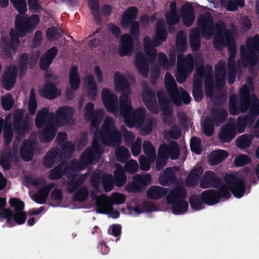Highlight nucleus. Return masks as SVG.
Masks as SVG:
<instances>
[{"instance_id":"1","label":"nucleus","mask_w":259,"mask_h":259,"mask_svg":"<svg viewBox=\"0 0 259 259\" xmlns=\"http://www.w3.org/2000/svg\"><path fill=\"white\" fill-rule=\"evenodd\" d=\"M227 185H222L218 190L209 189L202 192L201 199L207 205L218 203L221 198L228 199L231 196L230 192L237 198H241L245 192V179L237 177L233 174H227L224 176Z\"/></svg>"},{"instance_id":"2","label":"nucleus","mask_w":259,"mask_h":259,"mask_svg":"<svg viewBox=\"0 0 259 259\" xmlns=\"http://www.w3.org/2000/svg\"><path fill=\"white\" fill-rule=\"evenodd\" d=\"M198 24L201 26L204 36L207 39L211 38L212 33L216 32L214 36V44L217 49H220L221 46L226 44L229 46V50L231 54L228 60V66L230 69L232 66V59L235 52L234 41L236 37V31H224V24L220 23L214 26L212 25V19L209 13L200 16L198 19Z\"/></svg>"},{"instance_id":"3","label":"nucleus","mask_w":259,"mask_h":259,"mask_svg":"<svg viewBox=\"0 0 259 259\" xmlns=\"http://www.w3.org/2000/svg\"><path fill=\"white\" fill-rule=\"evenodd\" d=\"M166 38L167 33L164 27V22L162 20H159L157 21L156 35L153 41L151 42L148 37H145L143 41L145 54L143 53H138L136 57L135 65L142 76L147 75L149 64L155 60V49L154 47L159 46Z\"/></svg>"},{"instance_id":"4","label":"nucleus","mask_w":259,"mask_h":259,"mask_svg":"<svg viewBox=\"0 0 259 259\" xmlns=\"http://www.w3.org/2000/svg\"><path fill=\"white\" fill-rule=\"evenodd\" d=\"M39 21V17L35 14L31 16L18 15L15 20V28L11 29L10 31L11 40L6 36L2 34L0 47L6 52H10L11 50L15 51L19 45L18 37H22L29 32L33 31Z\"/></svg>"},{"instance_id":"5","label":"nucleus","mask_w":259,"mask_h":259,"mask_svg":"<svg viewBox=\"0 0 259 259\" xmlns=\"http://www.w3.org/2000/svg\"><path fill=\"white\" fill-rule=\"evenodd\" d=\"M104 116V111L102 109L94 110V105L88 102L84 107V119L90 122V130L94 132L92 147L88 148L89 150L95 154H100L103 153V149L99 142V125Z\"/></svg>"},{"instance_id":"6","label":"nucleus","mask_w":259,"mask_h":259,"mask_svg":"<svg viewBox=\"0 0 259 259\" xmlns=\"http://www.w3.org/2000/svg\"><path fill=\"white\" fill-rule=\"evenodd\" d=\"M99 134L101 142L105 146L114 147L121 143V134L116 128L111 118H105Z\"/></svg>"},{"instance_id":"7","label":"nucleus","mask_w":259,"mask_h":259,"mask_svg":"<svg viewBox=\"0 0 259 259\" xmlns=\"http://www.w3.org/2000/svg\"><path fill=\"white\" fill-rule=\"evenodd\" d=\"M197 72L194 76V82L193 88L194 97H199L202 95L201 81L203 77H205V91L207 96H212L214 92V88L212 85L211 75L212 67L207 66L206 68H197Z\"/></svg>"},{"instance_id":"8","label":"nucleus","mask_w":259,"mask_h":259,"mask_svg":"<svg viewBox=\"0 0 259 259\" xmlns=\"http://www.w3.org/2000/svg\"><path fill=\"white\" fill-rule=\"evenodd\" d=\"M259 55V36L248 39L245 46L241 47V59L242 63L246 65L248 63L254 65V59Z\"/></svg>"},{"instance_id":"9","label":"nucleus","mask_w":259,"mask_h":259,"mask_svg":"<svg viewBox=\"0 0 259 259\" xmlns=\"http://www.w3.org/2000/svg\"><path fill=\"white\" fill-rule=\"evenodd\" d=\"M74 110L73 108L63 106L59 107L55 114L51 112L50 120L57 126H62L69 124L73 119Z\"/></svg>"},{"instance_id":"10","label":"nucleus","mask_w":259,"mask_h":259,"mask_svg":"<svg viewBox=\"0 0 259 259\" xmlns=\"http://www.w3.org/2000/svg\"><path fill=\"white\" fill-rule=\"evenodd\" d=\"M193 68L192 57L189 55L187 57L178 55L177 71L176 74L177 80L179 83L185 81Z\"/></svg>"},{"instance_id":"11","label":"nucleus","mask_w":259,"mask_h":259,"mask_svg":"<svg viewBox=\"0 0 259 259\" xmlns=\"http://www.w3.org/2000/svg\"><path fill=\"white\" fill-rule=\"evenodd\" d=\"M24 114V111L21 109H16L14 112L13 128L17 136L20 138L24 137L30 128L29 121L23 119Z\"/></svg>"},{"instance_id":"12","label":"nucleus","mask_w":259,"mask_h":259,"mask_svg":"<svg viewBox=\"0 0 259 259\" xmlns=\"http://www.w3.org/2000/svg\"><path fill=\"white\" fill-rule=\"evenodd\" d=\"M146 116V111L143 107H139L133 110L124 122L129 128L134 126L141 127L144 124Z\"/></svg>"},{"instance_id":"13","label":"nucleus","mask_w":259,"mask_h":259,"mask_svg":"<svg viewBox=\"0 0 259 259\" xmlns=\"http://www.w3.org/2000/svg\"><path fill=\"white\" fill-rule=\"evenodd\" d=\"M158 153L164 155L168 159L170 157L172 160L178 159L180 156V150L179 144L175 141H170L168 144H161L158 150Z\"/></svg>"},{"instance_id":"14","label":"nucleus","mask_w":259,"mask_h":259,"mask_svg":"<svg viewBox=\"0 0 259 259\" xmlns=\"http://www.w3.org/2000/svg\"><path fill=\"white\" fill-rule=\"evenodd\" d=\"M36 142L29 139H25L20 146V153L23 160L29 161L32 160L35 153Z\"/></svg>"},{"instance_id":"15","label":"nucleus","mask_w":259,"mask_h":259,"mask_svg":"<svg viewBox=\"0 0 259 259\" xmlns=\"http://www.w3.org/2000/svg\"><path fill=\"white\" fill-rule=\"evenodd\" d=\"M62 160V153L58 148H52L45 154L43 159V164L45 168H51L55 163Z\"/></svg>"},{"instance_id":"16","label":"nucleus","mask_w":259,"mask_h":259,"mask_svg":"<svg viewBox=\"0 0 259 259\" xmlns=\"http://www.w3.org/2000/svg\"><path fill=\"white\" fill-rule=\"evenodd\" d=\"M223 184L219 177L211 171H207L204 174V177L201 180L200 186L202 188H218Z\"/></svg>"},{"instance_id":"17","label":"nucleus","mask_w":259,"mask_h":259,"mask_svg":"<svg viewBox=\"0 0 259 259\" xmlns=\"http://www.w3.org/2000/svg\"><path fill=\"white\" fill-rule=\"evenodd\" d=\"M70 89H67L66 95L71 96L78 90L80 83V78L78 73V69L75 66H72L69 71Z\"/></svg>"},{"instance_id":"18","label":"nucleus","mask_w":259,"mask_h":259,"mask_svg":"<svg viewBox=\"0 0 259 259\" xmlns=\"http://www.w3.org/2000/svg\"><path fill=\"white\" fill-rule=\"evenodd\" d=\"M69 180L67 182V191L72 194L80 188L87 179L86 174L70 175Z\"/></svg>"},{"instance_id":"19","label":"nucleus","mask_w":259,"mask_h":259,"mask_svg":"<svg viewBox=\"0 0 259 259\" xmlns=\"http://www.w3.org/2000/svg\"><path fill=\"white\" fill-rule=\"evenodd\" d=\"M17 69L15 65H12L8 67L3 75L2 83L4 88L7 90L11 89L15 83Z\"/></svg>"},{"instance_id":"20","label":"nucleus","mask_w":259,"mask_h":259,"mask_svg":"<svg viewBox=\"0 0 259 259\" xmlns=\"http://www.w3.org/2000/svg\"><path fill=\"white\" fill-rule=\"evenodd\" d=\"M236 134L235 124L229 123L221 127L218 136L221 142L228 143L232 140Z\"/></svg>"},{"instance_id":"21","label":"nucleus","mask_w":259,"mask_h":259,"mask_svg":"<svg viewBox=\"0 0 259 259\" xmlns=\"http://www.w3.org/2000/svg\"><path fill=\"white\" fill-rule=\"evenodd\" d=\"M186 189L182 187H178L170 191L166 197L168 204L185 200L186 198Z\"/></svg>"},{"instance_id":"22","label":"nucleus","mask_w":259,"mask_h":259,"mask_svg":"<svg viewBox=\"0 0 259 259\" xmlns=\"http://www.w3.org/2000/svg\"><path fill=\"white\" fill-rule=\"evenodd\" d=\"M56 133L57 128L55 126L54 123L50 120L46 123L41 132L39 138L43 142H49L54 139Z\"/></svg>"},{"instance_id":"23","label":"nucleus","mask_w":259,"mask_h":259,"mask_svg":"<svg viewBox=\"0 0 259 259\" xmlns=\"http://www.w3.org/2000/svg\"><path fill=\"white\" fill-rule=\"evenodd\" d=\"M113 78L116 90L128 96L130 90L127 85L126 78L118 72L114 73Z\"/></svg>"},{"instance_id":"24","label":"nucleus","mask_w":259,"mask_h":259,"mask_svg":"<svg viewBox=\"0 0 259 259\" xmlns=\"http://www.w3.org/2000/svg\"><path fill=\"white\" fill-rule=\"evenodd\" d=\"M176 180V175L172 167L166 168L160 173L159 181L161 185L165 186H170Z\"/></svg>"},{"instance_id":"25","label":"nucleus","mask_w":259,"mask_h":259,"mask_svg":"<svg viewBox=\"0 0 259 259\" xmlns=\"http://www.w3.org/2000/svg\"><path fill=\"white\" fill-rule=\"evenodd\" d=\"M54 183H50L39 189L34 195L33 200L38 204H45L51 190L55 187Z\"/></svg>"},{"instance_id":"26","label":"nucleus","mask_w":259,"mask_h":259,"mask_svg":"<svg viewBox=\"0 0 259 259\" xmlns=\"http://www.w3.org/2000/svg\"><path fill=\"white\" fill-rule=\"evenodd\" d=\"M165 82L167 91L170 94L174 92H176L177 94L176 97H188L189 96L188 93L183 89L181 88L176 89L175 88L176 83L174 79L170 74H166Z\"/></svg>"},{"instance_id":"27","label":"nucleus","mask_w":259,"mask_h":259,"mask_svg":"<svg viewBox=\"0 0 259 259\" xmlns=\"http://www.w3.org/2000/svg\"><path fill=\"white\" fill-rule=\"evenodd\" d=\"M166 98H158L161 111L163 114L162 120L164 123L170 122L169 118L172 115V106Z\"/></svg>"},{"instance_id":"28","label":"nucleus","mask_w":259,"mask_h":259,"mask_svg":"<svg viewBox=\"0 0 259 259\" xmlns=\"http://www.w3.org/2000/svg\"><path fill=\"white\" fill-rule=\"evenodd\" d=\"M181 15L183 21L186 26H190L194 19V12L190 4H186L182 6Z\"/></svg>"},{"instance_id":"29","label":"nucleus","mask_w":259,"mask_h":259,"mask_svg":"<svg viewBox=\"0 0 259 259\" xmlns=\"http://www.w3.org/2000/svg\"><path fill=\"white\" fill-rule=\"evenodd\" d=\"M137 14V9L135 7H131L124 11L123 14L121 25L123 28L127 29L131 22H134Z\"/></svg>"},{"instance_id":"30","label":"nucleus","mask_w":259,"mask_h":259,"mask_svg":"<svg viewBox=\"0 0 259 259\" xmlns=\"http://www.w3.org/2000/svg\"><path fill=\"white\" fill-rule=\"evenodd\" d=\"M40 94L46 97H57L61 95V90L55 85L47 83L39 90Z\"/></svg>"},{"instance_id":"31","label":"nucleus","mask_w":259,"mask_h":259,"mask_svg":"<svg viewBox=\"0 0 259 259\" xmlns=\"http://www.w3.org/2000/svg\"><path fill=\"white\" fill-rule=\"evenodd\" d=\"M167 193V189L157 186H151L147 192L148 198L152 200L160 199L164 197Z\"/></svg>"},{"instance_id":"32","label":"nucleus","mask_w":259,"mask_h":259,"mask_svg":"<svg viewBox=\"0 0 259 259\" xmlns=\"http://www.w3.org/2000/svg\"><path fill=\"white\" fill-rule=\"evenodd\" d=\"M120 43V55L125 56L132 53L133 44L132 38L129 34L123 35L121 38Z\"/></svg>"},{"instance_id":"33","label":"nucleus","mask_w":259,"mask_h":259,"mask_svg":"<svg viewBox=\"0 0 259 259\" xmlns=\"http://www.w3.org/2000/svg\"><path fill=\"white\" fill-rule=\"evenodd\" d=\"M57 53V49L56 47H52L48 50L42 56L40 65L41 69H46L52 63Z\"/></svg>"},{"instance_id":"34","label":"nucleus","mask_w":259,"mask_h":259,"mask_svg":"<svg viewBox=\"0 0 259 259\" xmlns=\"http://www.w3.org/2000/svg\"><path fill=\"white\" fill-rule=\"evenodd\" d=\"M115 184L116 186L120 187L125 185L127 181V177L125 171L122 165L117 164L114 171Z\"/></svg>"},{"instance_id":"35","label":"nucleus","mask_w":259,"mask_h":259,"mask_svg":"<svg viewBox=\"0 0 259 259\" xmlns=\"http://www.w3.org/2000/svg\"><path fill=\"white\" fill-rule=\"evenodd\" d=\"M50 113L48 108H43L36 115L35 119V126L38 128L45 126L47 122L50 121Z\"/></svg>"},{"instance_id":"36","label":"nucleus","mask_w":259,"mask_h":259,"mask_svg":"<svg viewBox=\"0 0 259 259\" xmlns=\"http://www.w3.org/2000/svg\"><path fill=\"white\" fill-rule=\"evenodd\" d=\"M120 100L119 109L120 114L124 118V122L132 113V106L131 98H119Z\"/></svg>"},{"instance_id":"37","label":"nucleus","mask_w":259,"mask_h":259,"mask_svg":"<svg viewBox=\"0 0 259 259\" xmlns=\"http://www.w3.org/2000/svg\"><path fill=\"white\" fill-rule=\"evenodd\" d=\"M228 156L227 151L218 150L212 151L209 156V162L211 165H216L226 159Z\"/></svg>"},{"instance_id":"38","label":"nucleus","mask_w":259,"mask_h":259,"mask_svg":"<svg viewBox=\"0 0 259 259\" xmlns=\"http://www.w3.org/2000/svg\"><path fill=\"white\" fill-rule=\"evenodd\" d=\"M83 83L87 92L90 96H95L97 93V86L93 76L92 75H86L83 78Z\"/></svg>"},{"instance_id":"39","label":"nucleus","mask_w":259,"mask_h":259,"mask_svg":"<svg viewBox=\"0 0 259 259\" xmlns=\"http://www.w3.org/2000/svg\"><path fill=\"white\" fill-rule=\"evenodd\" d=\"M227 115V112L224 108H217L212 110L211 118L215 122V126L224 123L226 121Z\"/></svg>"},{"instance_id":"40","label":"nucleus","mask_w":259,"mask_h":259,"mask_svg":"<svg viewBox=\"0 0 259 259\" xmlns=\"http://www.w3.org/2000/svg\"><path fill=\"white\" fill-rule=\"evenodd\" d=\"M225 63L224 61H219L215 67V85L216 87L222 86L225 83L224 67Z\"/></svg>"},{"instance_id":"41","label":"nucleus","mask_w":259,"mask_h":259,"mask_svg":"<svg viewBox=\"0 0 259 259\" xmlns=\"http://www.w3.org/2000/svg\"><path fill=\"white\" fill-rule=\"evenodd\" d=\"M254 123L253 120L247 115L244 116L239 117L235 125L236 131L239 133L244 131L247 126H250Z\"/></svg>"},{"instance_id":"42","label":"nucleus","mask_w":259,"mask_h":259,"mask_svg":"<svg viewBox=\"0 0 259 259\" xmlns=\"http://www.w3.org/2000/svg\"><path fill=\"white\" fill-rule=\"evenodd\" d=\"M64 162H61L57 166L53 168L50 171L49 178L51 180H59L64 175L66 176Z\"/></svg>"},{"instance_id":"43","label":"nucleus","mask_w":259,"mask_h":259,"mask_svg":"<svg viewBox=\"0 0 259 259\" xmlns=\"http://www.w3.org/2000/svg\"><path fill=\"white\" fill-rule=\"evenodd\" d=\"M65 167L66 176L68 178H70V175H72L70 170L79 172L85 168V166L82 164L80 161H78L76 159L72 160L70 162L67 164Z\"/></svg>"},{"instance_id":"44","label":"nucleus","mask_w":259,"mask_h":259,"mask_svg":"<svg viewBox=\"0 0 259 259\" xmlns=\"http://www.w3.org/2000/svg\"><path fill=\"white\" fill-rule=\"evenodd\" d=\"M169 204L172 205L171 209L175 215H182L185 213L187 211L189 206L188 203L186 200Z\"/></svg>"},{"instance_id":"45","label":"nucleus","mask_w":259,"mask_h":259,"mask_svg":"<svg viewBox=\"0 0 259 259\" xmlns=\"http://www.w3.org/2000/svg\"><path fill=\"white\" fill-rule=\"evenodd\" d=\"M118 98H102L105 107L108 112L115 113L118 111Z\"/></svg>"},{"instance_id":"46","label":"nucleus","mask_w":259,"mask_h":259,"mask_svg":"<svg viewBox=\"0 0 259 259\" xmlns=\"http://www.w3.org/2000/svg\"><path fill=\"white\" fill-rule=\"evenodd\" d=\"M99 159L95 158L94 154L89 150V148L85 149L80 157V161L85 166V168L89 164H94V162H96Z\"/></svg>"},{"instance_id":"47","label":"nucleus","mask_w":259,"mask_h":259,"mask_svg":"<svg viewBox=\"0 0 259 259\" xmlns=\"http://www.w3.org/2000/svg\"><path fill=\"white\" fill-rule=\"evenodd\" d=\"M91 197L93 200H95V205L97 207V211L98 213H104L103 210L104 208L103 201L107 198L106 194H101L97 196V193L94 191L91 192Z\"/></svg>"},{"instance_id":"48","label":"nucleus","mask_w":259,"mask_h":259,"mask_svg":"<svg viewBox=\"0 0 259 259\" xmlns=\"http://www.w3.org/2000/svg\"><path fill=\"white\" fill-rule=\"evenodd\" d=\"M88 195V189L85 185H83L75 191L73 199L74 201L83 202L87 200Z\"/></svg>"},{"instance_id":"49","label":"nucleus","mask_w":259,"mask_h":259,"mask_svg":"<svg viewBox=\"0 0 259 259\" xmlns=\"http://www.w3.org/2000/svg\"><path fill=\"white\" fill-rule=\"evenodd\" d=\"M249 112L246 114L254 122L259 116V98H252L251 103L249 108Z\"/></svg>"},{"instance_id":"50","label":"nucleus","mask_w":259,"mask_h":259,"mask_svg":"<svg viewBox=\"0 0 259 259\" xmlns=\"http://www.w3.org/2000/svg\"><path fill=\"white\" fill-rule=\"evenodd\" d=\"M253 137L249 134H243L238 137L236 140V145L238 147L243 149L250 146L251 144Z\"/></svg>"},{"instance_id":"51","label":"nucleus","mask_w":259,"mask_h":259,"mask_svg":"<svg viewBox=\"0 0 259 259\" xmlns=\"http://www.w3.org/2000/svg\"><path fill=\"white\" fill-rule=\"evenodd\" d=\"M200 172L199 169L195 168L191 170L186 180V184L188 187H194L197 183Z\"/></svg>"},{"instance_id":"52","label":"nucleus","mask_w":259,"mask_h":259,"mask_svg":"<svg viewBox=\"0 0 259 259\" xmlns=\"http://www.w3.org/2000/svg\"><path fill=\"white\" fill-rule=\"evenodd\" d=\"M115 155L119 162L125 163L129 158L130 153L127 148L124 146H121L116 149Z\"/></svg>"},{"instance_id":"53","label":"nucleus","mask_w":259,"mask_h":259,"mask_svg":"<svg viewBox=\"0 0 259 259\" xmlns=\"http://www.w3.org/2000/svg\"><path fill=\"white\" fill-rule=\"evenodd\" d=\"M143 150L146 157L152 161H155V149L149 141H145L144 142Z\"/></svg>"},{"instance_id":"54","label":"nucleus","mask_w":259,"mask_h":259,"mask_svg":"<svg viewBox=\"0 0 259 259\" xmlns=\"http://www.w3.org/2000/svg\"><path fill=\"white\" fill-rule=\"evenodd\" d=\"M215 122L213 121L211 117L207 116L203 122V131L204 133L207 136H211L214 133Z\"/></svg>"},{"instance_id":"55","label":"nucleus","mask_w":259,"mask_h":259,"mask_svg":"<svg viewBox=\"0 0 259 259\" xmlns=\"http://www.w3.org/2000/svg\"><path fill=\"white\" fill-rule=\"evenodd\" d=\"M189 203L192 209L199 211L204 208V204L201 199V195H193L189 198Z\"/></svg>"},{"instance_id":"56","label":"nucleus","mask_w":259,"mask_h":259,"mask_svg":"<svg viewBox=\"0 0 259 259\" xmlns=\"http://www.w3.org/2000/svg\"><path fill=\"white\" fill-rule=\"evenodd\" d=\"M167 23L170 25L176 24L179 20V17L176 13V4L175 2L170 3V11L166 14Z\"/></svg>"},{"instance_id":"57","label":"nucleus","mask_w":259,"mask_h":259,"mask_svg":"<svg viewBox=\"0 0 259 259\" xmlns=\"http://www.w3.org/2000/svg\"><path fill=\"white\" fill-rule=\"evenodd\" d=\"M142 99L145 105L150 112L154 114L159 112L157 98H142Z\"/></svg>"},{"instance_id":"58","label":"nucleus","mask_w":259,"mask_h":259,"mask_svg":"<svg viewBox=\"0 0 259 259\" xmlns=\"http://www.w3.org/2000/svg\"><path fill=\"white\" fill-rule=\"evenodd\" d=\"M190 146L191 151L196 154H201L202 153L203 149L199 138L196 136L192 137L190 140Z\"/></svg>"},{"instance_id":"59","label":"nucleus","mask_w":259,"mask_h":259,"mask_svg":"<svg viewBox=\"0 0 259 259\" xmlns=\"http://www.w3.org/2000/svg\"><path fill=\"white\" fill-rule=\"evenodd\" d=\"M200 33L196 29L192 30L190 33V42L193 50H197L200 46L199 42Z\"/></svg>"},{"instance_id":"60","label":"nucleus","mask_w":259,"mask_h":259,"mask_svg":"<svg viewBox=\"0 0 259 259\" xmlns=\"http://www.w3.org/2000/svg\"><path fill=\"white\" fill-rule=\"evenodd\" d=\"M60 146L62 149V159L70 157L74 151V145L70 141L66 142Z\"/></svg>"},{"instance_id":"61","label":"nucleus","mask_w":259,"mask_h":259,"mask_svg":"<svg viewBox=\"0 0 259 259\" xmlns=\"http://www.w3.org/2000/svg\"><path fill=\"white\" fill-rule=\"evenodd\" d=\"M102 183L104 190L107 192L111 191L113 188V178L112 175L106 174L102 178Z\"/></svg>"},{"instance_id":"62","label":"nucleus","mask_w":259,"mask_h":259,"mask_svg":"<svg viewBox=\"0 0 259 259\" xmlns=\"http://www.w3.org/2000/svg\"><path fill=\"white\" fill-rule=\"evenodd\" d=\"M134 177L138 183L142 187V189L151 183V176L150 174H146L144 175L136 174Z\"/></svg>"},{"instance_id":"63","label":"nucleus","mask_w":259,"mask_h":259,"mask_svg":"<svg viewBox=\"0 0 259 259\" xmlns=\"http://www.w3.org/2000/svg\"><path fill=\"white\" fill-rule=\"evenodd\" d=\"M229 111L232 115H237L240 114V109L238 98H229Z\"/></svg>"},{"instance_id":"64","label":"nucleus","mask_w":259,"mask_h":259,"mask_svg":"<svg viewBox=\"0 0 259 259\" xmlns=\"http://www.w3.org/2000/svg\"><path fill=\"white\" fill-rule=\"evenodd\" d=\"M3 136L5 144L6 145H9L13 137V127L11 124L5 125L3 130Z\"/></svg>"}]
</instances>
